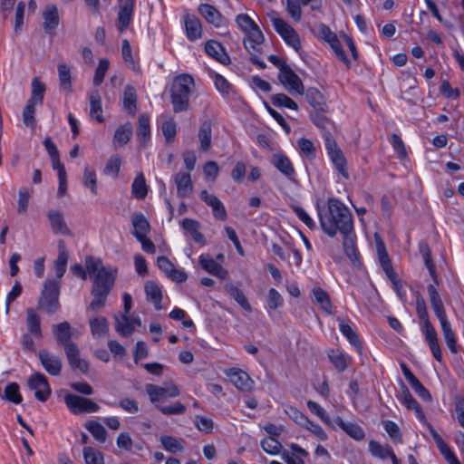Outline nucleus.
<instances>
[{"mask_svg":"<svg viewBox=\"0 0 464 464\" xmlns=\"http://www.w3.org/2000/svg\"><path fill=\"white\" fill-rule=\"evenodd\" d=\"M419 250L424 260L425 266L428 268L429 273L434 281V285L430 284L427 286L430 305L434 311L435 315L437 316L440 323L442 334L444 336L448 348L452 353L456 354L459 353V348L455 334L451 328L450 321L448 320L443 302L435 286V285H438V276L436 273L435 265L431 258L430 248L425 241H421L419 244Z\"/></svg>","mask_w":464,"mask_h":464,"instance_id":"nucleus-1","label":"nucleus"},{"mask_svg":"<svg viewBox=\"0 0 464 464\" xmlns=\"http://www.w3.org/2000/svg\"><path fill=\"white\" fill-rule=\"evenodd\" d=\"M319 218L323 231L331 237L353 232V215L339 199L329 198L327 208L319 211Z\"/></svg>","mask_w":464,"mask_h":464,"instance_id":"nucleus-2","label":"nucleus"},{"mask_svg":"<svg viewBox=\"0 0 464 464\" xmlns=\"http://www.w3.org/2000/svg\"><path fill=\"white\" fill-rule=\"evenodd\" d=\"M237 26L246 34L243 44L246 51L251 54V62L260 69L266 68V63L260 60L256 53H260L261 45L265 41L264 34L259 26L246 14H240L236 17Z\"/></svg>","mask_w":464,"mask_h":464,"instance_id":"nucleus-3","label":"nucleus"},{"mask_svg":"<svg viewBox=\"0 0 464 464\" xmlns=\"http://www.w3.org/2000/svg\"><path fill=\"white\" fill-rule=\"evenodd\" d=\"M85 267L88 274L94 277L92 291L109 295L114 285L116 270H107L102 262L93 256L86 257Z\"/></svg>","mask_w":464,"mask_h":464,"instance_id":"nucleus-4","label":"nucleus"},{"mask_svg":"<svg viewBox=\"0 0 464 464\" xmlns=\"http://www.w3.org/2000/svg\"><path fill=\"white\" fill-rule=\"evenodd\" d=\"M194 87V79L188 74H181L174 79L170 88L174 112L179 113L188 110L189 96Z\"/></svg>","mask_w":464,"mask_h":464,"instance_id":"nucleus-5","label":"nucleus"},{"mask_svg":"<svg viewBox=\"0 0 464 464\" xmlns=\"http://www.w3.org/2000/svg\"><path fill=\"white\" fill-rule=\"evenodd\" d=\"M60 282L47 279L38 300V309L47 314H53L59 311Z\"/></svg>","mask_w":464,"mask_h":464,"instance_id":"nucleus-6","label":"nucleus"},{"mask_svg":"<svg viewBox=\"0 0 464 464\" xmlns=\"http://www.w3.org/2000/svg\"><path fill=\"white\" fill-rule=\"evenodd\" d=\"M267 15L276 32L283 38L285 44L298 52L301 49V42L296 31L284 19L280 18L276 11L269 12Z\"/></svg>","mask_w":464,"mask_h":464,"instance_id":"nucleus-7","label":"nucleus"},{"mask_svg":"<svg viewBox=\"0 0 464 464\" xmlns=\"http://www.w3.org/2000/svg\"><path fill=\"white\" fill-rule=\"evenodd\" d=\"M324 145L327 150V153L336 168V169L339 171V173L344 177L345 179L349 178V174L347 171L346 167V159L341 150V149L338 147L334 138L333 137L332 133L326 132L324 134Z\"/></svg>","mask_w":464,"mask_h":464,"instance_id":"nucleus-8","label":"nucleus"},{"mask_svg":"<svg viewBox=\"0 0 464 464\" xmlns=\"http://www.w3.org/2000/svg\"><path fill=\"white\" fill-rule=\"evenodd\" d=\"M64 402L70 411L75 415L93 413L100 410V406L91 399L72 393L64 396Z\"/></svg>","mask_w":464,"mask_h":464,"instance_id":"nucleus-9","label":"nucleus"},{"mask_svg":"<svg viewBox=\"0 0 464 464\" xmlns=\"http://www.w3.org/2000/svg\"><path fill=\"white\" fill-rule=\"evenodd\" d=\"M150 401L156 406L166 398H175L179 395V389L170 382L165 387L149 383L145 387Z\"/></svg>","mask_w":464,"mask_h":464,"instance_id":"nucleus-10","label":"nucleus"},{"mask_svg":"<svg viewBox=\"0 0 464 464\" xmlns=\"http://www.w3.org/2000/svg\"><path fill=\"white\" fill-rule=\"evenodd\" d=\"M136 0H118L117 28L122 33L131 24Z\"/></svg>","mask_w":464,"mask_h":464,"instance_id":"nucleus-11","label":"nucleus"},{"mask_svg":"<svg viewBox=\"0 0 464 464\" xmlns=\"http://www.w3.org/2000/svg\"><path fill=\"white\" fill-rule=\"evenodd\" d=\"M28 386L34 391V396L40 401H45L51 395L47 378L41 372H35L28 379Z\"/></svg>","mask_w":464,"mask_h":464,"instance_id":"nucleus-12","label":"nucleus"},{"mask_svg":"<svg viewBox=\"0 0 464 464\" xmlns=\"http://www.w3.org/2000/svg\"><path fill=\"white\" fill-rule=\"evenodd\" d=\"M52 332L55 338L57 345L63 348V351L71 348L72 346L77 345L72 340L73 331L71 324L64 321L63 323L53 324L52 326Z\"/></svg>","mask_w":464,"mask_h":464,"instance_id":"nucleus-13","label":"nucleus"},{"mask_svg":"<svg viewBox=\"0 0 464 464\" xmlns=\"http://www.w3.org/2000/svg\"><path fill=\"white\" fill-rule=\"evenodd\" d=\"M279 72L278 80L290 93H304V85L299 76L288 66Z\"/></svg>","mask_w":464,"mask_h":464,"instance_id":"nucleus-14","label":"nucleus"},{"mask_svg":"<svg viewBox=\"0 0 464 464\" xmlns=\"http://www.w3.org/2000/svg\"><path fill=\"white\" fill-rule=\"evenodd\" d=\"M231 383L239 391L251 392L255 382L247 372L241 369L232 368L226 372Z\"/></svg>","mask_w":464,"mask_h":464,"instance_id":"nucleus-15","label":"nucleus"},{"mask_svg":"<svg viewBox=\"0 0 464 464\" xmlns=\"http://www.w3.org/2000/svg\"><path fill=\"white\" fill-rule=\"evenodd\" d=\"M38 358L44 369L52 376L61 374L63 362L60 357L51 353L46 349H42L38 353Z\"/></svg>","mask_w":464,"mask_h":464,"instance_id":"nucleus-16","label":"nucleus"},{"mask_svg":"<svg viewBox=\"0 0 464 464\" xmlns=\"http://www.w3.org/2000/svg\"><path fill=\"white\" fill-rule=\"evenodd\" d=\"M401 392L398 396L399 401L408 409L414 411L415 415L418 420H420L421 422H426V417L425 414L419 404V402L413 398L411 393L410 392L408 387L401 382Z\"/></svg>","mask_w":464,"mask_h":464,"instance_id":"nucleus-17","label":"nucleus"},{"mask_svg":"<svg viewBox=\"0 0 464 464\" xmlns=\"http://www.w3.org/2000/svg\"><path fill=\"white\" fill-rule=\"evenodd\" d=\"M420 331L424 335L425 341L427 342L432 355L438 362H440L442 361V353L440 350V346L439 344L438 334L434 326L432 325V324L427 323L425 325V329Z\"/></svg>","mask_w":464,"mask_h":464,"instance_id":"nucleus-18","label":"nucleus"},{"mask_svg":"<svg viewBox=\"0 0 464 464\" xmlns=\"http://www.w3.org/2000/svg\"><path fill=\"white\" fill-rule=\"evenodd\" d=\"M199 266L208 273L220 278L227 277V271L208 255H201L198 257Z\"/></svg>","mask_w":464,"mask_h":464,"instance_id":"nucleus-19","label":"nucleus"},{"mask_svg":"<svg viewBox=\"0 0 464 464\" xmlns=\"http://www.w3.org/2000/svg\"><path fill=\"white\" fill-rule=\"evenodd\" d=\"M271 162L289 180H295V170L288 157L282 153H276L272 156Z\"/></svg>","mask_w":464,"mask_h":464,"instance_id":"nucleus-20","label":"nucleus"},{"mask_svg":"<svg viewBox=\"0 0 464 464\" xmlns=\"http://www.w3.org/2000/svg\"><path fill=\"white\" fill-rule=\"evenodd\" d=\"M200 198L212 208L213 215L217 219L222 221L227 219V210L223 203L215 195L209 194L207 190H202Z\"/></svg>","mask_w":464,"mask_h":464,"instance_id":"nucleus-21","label":"nucleus"},{"mask_svg":"<svg viewBox=\"0 0 464 464\" xmlns=\"http://www.w3.org/2000/svg\"><path fill=\"white\" fill-rule=\"evenodd\" d=\"M198 10L208 23L214 24L218 28L225 25V18L215 6L209 4H200Z\"/></svg>","mask_w":464,"mask_h":464,"instance_id":"nucleus-22","label":"nucleus"},{"mask_svg":"<svg viewBox=\"0 0 464 464\" xmlns=\"http://www.w3.org/2000/svg\"><path fill=\"white\" fill-rule=\"evenodd\" d=\"M64 353L70 367L72 370H79L82 373L89 371V363L80 356V349L78 345L72 346L64 350Z\"/></svg>","mask_w":464,"mask_h":464,"instance_id":"nucleus-23","label":"nucleus"},{"mask_svg":"<svg viewBox=\"0 0 464 464\" xmlns=\"http://www.w3.org/2000/svg\"><path fill=\"white\" fill-rule=\"evenodd\" d=\"M177 186V193L179 198H188L193 190L190 174L188 172H178L174 177Z\"/></svg>","mask_w":464,"mask_h":464,"instance_id":"nucleus-24","label":"nucleus"},{"mask_svg":"<svg viewBox=\"0 0 464 464\" xmlns=\"http://www.w3.org/2000/svg\"><path fill=\"white\" fill-rule=\"evenodd\" d=\"M181 227L185 230L186 234L191 237L196 243L201 246L206 244V238L200 232L199 222L195 219L186 218L182 220Z\"/></svg>","mask_w":464,"mask_h":464,"instance_id":"nucleus-25","label":"nucleus"},{"mask_svg":"<svg viewBox=\"0 0 464 464\" xmlns=\"http://www.w3.org/2000/svg\"><path fill=\"white\" fill-rule=\"evenodd\" d=\"M205 51L208 55L223 64H227L230 62V58L226 53L224 47L215 40H209L206 43Z\"/></svg>","mask_w":464,"mask_h":464,"instance_id":"nucleus-26","label":"nucleus"},{"mask_svg":"<svg viewBox=\"0 0 464 464\" xmlns=\"http://www.w3.org/2000/svg\"><path fill=\"white\" fill-rule=\"evenodd\" d=\"M44 29L46 33H52L59 24L58 9L54 5H49L43 13Z\"/></svg>","mask_w":464,"mask_h":464,"instance_id":"nucleus-27","label":"nucleus"},{"mask_svg":"<svg viewBox=\"0 0 464 464\" xmlns=\"http://www.w3.org/2000/svg\"><path fill=\"white\" fill-rule=\"evenodd\" d=\"M58 78L60 88L66 93L72 92V77L71 68L64 63L57 65Z\"/></svg>","mask_w":464,"mask_h":464,"instance_id":"nucleus-28","label":"nucleus"},{"mask_svg":"<svg viewBox=\"0 0 464 464\" xmlns=\"http://www.w3.org/2000/svg\"><path fill=\"white\" fill-rule=\"evenodd\" d=\"M184 23H185L187 37L190 41H196L197 39L201 37V34H202L201 23L196 15L187 14L185 16Z\"/></svg>","mask_w":464,"mask_h":464,"instance_id":"nucleus-29","label":"nucleus"},{"mask_svg":"<svg viewBox=\"0 0 464 464\" xmlns=\"http://www.w3.org/2000/svg\"><path fill=\"white\" fill-rule=\"evenodd\" d=\"M26 327L28 334L34 338L41 339L43 337L41 318L33 308H27L26 310Z\"/></svg>","mask_w":464,"mask_h":464,"instance_id":"nucleus-30","label":"nucleus"},{"mask_svg":"<svg viewBox=\"0 0 464 464\" xmlns=\"http://www.w3.org/2000/svg\"><path fill=\"white\" fill-rule=\"evenodd\" d=\"M47 217L53 233H60L63 235H68L70 233L62 212L58 210H51L48 212Z\"/></svg>","mask_w":464,"mask_h":464,"instance_id":"nucleus-31","label":"nucleus"},{"mask_svg":"<svg viewBox=\"0 0 464 464\" xmlns=\"http://www.w3.org/2000/svg\"><path fill=\"white\" fill-rule=\"evenodd\" d=\"M334 422L353 440H362L364 439V430L357 423L345 422L341 417H337Z\"/></svg>","mask_w":464,"mask_h":464,"instance_id":"nucleus-32","label":"nucleus"},{"mask_svg":"<svg viewBox=\"0 0 464 464\" xmlns=\"http://www.w3.org/2000/svg\"><path fill=\"white\" fill-rule=\"evenodd\" d=\"M147 300L154 304L156 310H161L162 293L160 287L153 281H148L144 286Z\"/></svg>","mask_w":464,"mask_h":464,"instance_id":"nucleus-33","label":"nucleus"},{"mask_svg":"<svg viewBox=\"0 0 464 464\" xmlns=\"http://www.w3.org/2000/svg\"><path fill=\"white\" fill-rule=\"evenodd\" d=\"M305 99L315 111H327L325 99L324 95L316 88L307 89L305 92Z\"/></svg>","mask_w":464,"mask_h":464,"instance_id":"nucleus-34","label":"nucleus"},{"mask_svg":"<svg viewBox=\"0 0 464 464\" xmlns=\"http://www.w3.org/2000/svg\"><path fill=\"white\" fill-rule=\"evenodd\" d=\"M90 115L96 119L100 123L104 121L102 116V98L98 90H92L89 93Z\"/></svg>","mask_w":464,"mask_h":464,"instance_id":"nucleus-35","label":"nucleus"},{"mask_svg":"<svg viewBox=\"0 0 464 464\" xmlns=\"http://www.w3.org/2000/svg\"><path fill=\"white\" fill-rule=\"evenodd\" d=\"M369 451L373 457L381 459H386L390 458L392 460L393 458H396V455L391 446L382 445L375 440H371L369 442Z\"/></svg>","mask_w":464,"mask_h":464,"instance_id":"nucleus-36","label":"nucleus"},{"mask_svg":"<svg viewBox=\"0 0 464 464\" xmlns=\"http://www.w3.org/2000/svg\"><path fill=\"white\" fill-rule=\"evenodd\" d=\"M343 236V247L346 256L353 262L358 261L359 254L355 246V235L353 232L342 234Z\"/></svg>","mask_w":464,"mask_h":464,"instance_id":"nucleus-37","label":"nucleus"},{"mask_svg":"<svg viewBox=\"0 0 464 464\" xmlns=\"http://www.w3.org/2000/svg\"><path fill=\"white\" fill-rule=\"evenodd\" d=\"M59 254L57 259L54 262V271L58 278H62L66 271L67 262H68V253L65 249V245L63 240H60L59 244Z\"/></svg>","mask_w":464,"mask_h":464,"instance_id":"nucleus-38","label":"nucleus"},{"mask_svg":"<svg viewBox=\"0 0 464 464\" xmlns=\"http://www.w3.org/2000/svg\"><path fill=\"white\" fill-rule=\"evenodd\" d=\"M133 235L136 238L145 237L150 230V226L145 216L141 213H135L132 216Z\"/></svg>","mask_w":464,"mask_h":464,"instance_id":"nucleus-39","label":"nucleus"},{"mask_svg":"<svg viewBox=\"0 0 464 464\" xmlns=\"http://www.w3.org/2000/svg\"><path fill=\"white\" fill-rule=\"evenodd\" d=\"M337 320L339 322V329L341 333L348 339L350 343L353 345L356 348V350L361 353L362 345L357 334L354 332V330L349 324L345 323L343 319L338 317Z\"/></svg>","mask_w":464,"mask_h":464,"instance_id":"nucleus-40","label":"nucleus"},{"mask_svg":"<svg viewBox=\"0 0 464 464\" xmlns=\"http://www.w3.org/2000/svg\"><path fill=\"white\" fill-rule=\"evenodd\" d=\"M123 108L130 115L137 111V94L134 87L127 85L123 93Z\"/></svg>","mask_w":464,"mask_h":464,"instance_id":"nucleus-41","label":"nucleus"},{"mask_svg":"<svg viewBox=\"0 0 464 464\" xmlns=\"http://www.w3.org/2000/svg\"><path fill=\"white\" fill-rule=\"evenodd\" d=\"M137 136L140 145L145 147L150 138V118L146 114H141L139 118Z\"/></svg>","mask_w":464,"mask_h":464,"instance_id":"nucleus-42","label":"nucleus"},{"mask_svg":"<svg viewBox=\"0 0 464 464\" xmlns=\"http://www.w3.org/2000/svg\"><path fill=\"white\" fill-rule=\"evenodd\" d=\"M115 330L121 336L128 337L133 333V325L131 324L130 315L122 314L115 315Z\"/></svg>","mask_w":464,"mask_h":464,"instance_id":"nucleus-43","label":"nucleus"},{"mask_svg":"<svg viewBox=\"0 0 464 464\" xmlns=\"http://www.w3.org/2000/svg\"><path fill=\"white\" fill-rule=\"evenodd\" d=\"M211 123L209 121H204L198 130V140L200 143V150L202 151H208L211 146Z\"/></svg>","mask_w":464,"mask_h":464,"instance_id":"nucleus-44","label":"nucleus"},{"mask_svg":"<svg viewBox=\"0 0 464 464\" xmlns=\"http://www.w3.org/2000/svg\"><path fill=\"white\" fill-rule=\"evenodd\" d=\"M45 92V84L40 81L38 77H34L32 81L31 97L27 101L34 104H42Z\"/></svg>","mask_w":464,"mask_h":464,"instance_id":"nucleus-45","label":"nucleus"},{"mask_svg":"<svg viewBox=\"0 0 464 464\" xmlns=\"http://www.w3.org/2000/svg\"><path fill=\"white\" fill-rule=\"evenodd\" d=\"M313 295L321 309L328 314H332V303L329 295L321 287H314Z\"/></svg>","mask_w":464,"mask_h":464,"instance_id":"nucleus-46","label":"nucleus"},{"mask_svg":"<svg viewBox=\"0 0 464 464\" xmlns=\"http://www.w3.org/2000/svg\"><path fill=\"white\" fill-rule=\"evenodd\" d=\"M324 111H316L314 113L311 114V120L313 122L323 130V137L324 138V134L326 132H331V130L334 128V123L328 119L324 114Z\"/></svg>","mask_w":464,"mask_h":464,"instance_id":"nucleus-47","label":"nucleus"},{"mask_svg":"<svg viewBox=\"0 0 464 464\" xmlns=\"http://www.w3.org/2000/svg\"><path fill=\"white\" fill-rule=\"evenodd\" d=\"M327 42L330 44L333 51L335 55L340 59L343 63H344L348 67L350 66V60L347 58L345 52L343 51L342 44L337 38L336 34L332 32H329L327 36Z\"/></svg>","mask_w":464,"mask_h":464,"instance_id":"nucleus-48","label":"nucleus"},{"mask_svg":"<svg viewBox=\"0 0 464 464\" xmlns=\"http://www.w3.org/2000/svg\"><path fill=\"white\" fill-rule=\"evenodd\" d=\"M90 328L93 336H102L108 333L109 323L103 316L95 317L90 320Z\"/></svg>","mask_w":464,"mask_h":464,"instance_id":"nucleus-49","label":"nucleus"},{"mask_svg":"<svg viewBox=\"0 0 464 464\" xmlns=\"http://www.w3.org/2000/svg\"><path fill=\"white\" fill-rule=\"evenodd\" d=\"M160 442L162 444V447L171 453H177L183 450V440H179L172 436H161L160 437Z\"/></svg>","mask_w":464,"mask_h":464,"instance_id":"nucleus-50","label":"nucleus"},{"mask_svg":"<svg viewBox=\"0 0 464 464\" xmlns=\"http://www.w3.org/2000/svg\"><path fill=\"white\" fill-rule=\"evenodd\" d=\"M131 190L133 196L138 199H143L147 196L148 187L142 173L135 178L131 186Z\"/></svg>","mask_w":464,"mask_h":464,"instance_id":"nucleus-51","label":"nucleus"},{"mask_svg":"<svg viewBox=\"0 0 464 464\" xmlns=\"http://www.w3.org/2000/svg\"><path fill=\"white\" fill-rule=\"evenodd\" d=\"M227 293L232 296L237 303L246 311H251V305L249 304L244 293L233 285L226 286Z\"/></svg>","mask_w":464,"mask_h":464,"instance_id":"nucleus-52","label":"nucleus"},{"mask_svg":"<svg viewBox=\"0 0 464 464\" xmlns=\"http://www.w3.org/2000/svg\"><path fill=\"white\" fill-rule=\"evenodd\" d=\"M428 428L440 452L444 456V458L447 459L450 455H452L454 452L430 423H428Z\"/></svg>","mask_w":464,"mask_h":464,"instance_id":"nucleus-53","label":"nucleus"},{"mask_svg":"<svg viewBox=\"0 0 464 464\" xmlns=\"http://www.w3.org/2000/svg\"><path fill=\"white\" fill-rule=\"evenodd\" d=\"M132 135V126L130 123H125L119 127L114 133V141L121 146L125 145L130 140Z\"/></svg>","mask_w":464,"mask_h":464,"instance_id":"nucleus-54","label":"nucleus"},{"mask_svg":"<svg viewBox=\"0 0 464 464\" xmlns=\"http://www.w3.org/2000/svg\"><path fill=\"white\" fill-rule=\"evenodd\" d=\"M85 427L98 441L104 442L106 440L107 431L101 423L95 420H91L85 425Z\"/></svg>","mask_w":464,"mask_h":464,"instance_id":"nucleus-55","label":"nucleus"},{"mask_svg":"<svg viewBox=\"0 0 464 464\" xmlns=\"http://www.w3.org/2000/svg\"><path fill=\"white\" fill-rule=\"evenodd\" d=\"M3 399H5L9 401H12L15 404H19L22 402V396L19 392V385L16 382L9 383L5 389V394L2 396Z\"/></svg>","mask_w":464,"mask_h":464,"instance_id":"nucleus-56","label":"nucleus"},{"mask_svg":"<svg viewBox=\"0 0 464 464\" xmlns=\"http://www.w3.org/2000/svg\"><path fill=\"white\" fill-rule=\"evenodd\" d=\"M271 102L277 107H286L295 111L298 109L297 103L285 93H277L271 96Z\"/></svg>","mask_w":464,"mask_h":464,"instance_id":"nucleus-57","label":"nucleus"},{"mask_svg":"<svg viewBox=\"0 0 464 464\" xmlns=\"http://www.w3.org/2000/svg\"><path fill=\"white\" fill-rule=\"evenodd\" d=\"M83 458L86 464H104L102 454L92 447L83 449Z\"/></svg>","mask_w":464,"mask_h":464,"instance_id":"nucleus-58","label":"nucleus"},{"mask_svg":"<svg viewBox=\"0 0 464 464\" xmlns=\"http://www.w3.org/2000/svg\"><path fill=\"white\" fill-rule=\"evenodd\" d=\"M416 311L420 320V330H423L427 323H431L429 319L425 300L422 297H418L416 300Z\"/></svg>","mask_w":464,"mask_h":464,"instance_id":"nucleus-59","label":"nucleus"},{"mask_svg":"<svg viewBox=\"0 0 464 464\" xmlns=\"http://www.w3.org/2000/svg\"><path fill=\"white\" fill-rule=\"evenodd\" d=\"M307 407L312 413L318 416L321 419V420L324 421L326 425L333 426L329 415L327 414L325 410L323 407H321L317 402L308 401Z\"/></svg>","mask_w":464,"mask_h":464,"instance_id":"nucleus-60","label":"nucleus"},{"mask_svg":"<svg viewBox=\"0 0 464 464\" xmlns=\"http://www.w3.org/2000/svg\"><path fill=\"white\" fill-rule=\"evenodd\" d=\"M35 106L36 104L31 103L27 102L24 111H23V121L25 126L34 129L36 125V121L34 118L35 113Z\"/></svg>","mask_w":464,"mask_h":464,"instance_id":"nucleus-61","label":"nucleus"},{"mask_svg":"<svg viewBox=\"0 0 464 464\" xmlns=\"http://www.w3.org/2000/svg\"><path fill=\"white\" fill-rule=\"evenodd\" d=\"M262 449L270 455H276L283 448L282 444L273 437L266 438L261 441Z\"/></svg>","mask_w":464,"mask_h":464,"instance_id":"nucleus-62","label":"nucleus"},{"mask_svg":"<svg viewBox=\"0 0 464 464\" xmlns=\"http://www.w3.org/2000/svg\"><path fill=\"white\" fill-rule=\"evenodd\" d=\"M302 0H286V11L294 21L299 22L302 18Z\"/></svg>","mask_w":464,"mask_h":464,"instance_id":"nucleus-63","label":"nucleus"},{"mask_svg":"<svg viewBox=\"0 0 464 464\" xmlns=\"http://www.w3.org/2000/svg\"><path fill=\"white\" fill-rule=\"evenodd\" d=\"M110 63L107 59H100L98 67L95 70L93 84L99 86L104 80L105 74L109 69Z\"/></svg>","mask_w":464,"mask_h":464,"instance_id":"nucleus-64","label":"nucleus"}]
</instances>
